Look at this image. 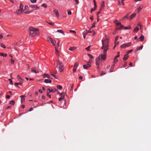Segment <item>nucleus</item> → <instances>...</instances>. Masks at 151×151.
I'll list each match as a JSON object with an SVG mask.
<instances>
[{
    "instance_id": "43",
    "label": "nucleus",
    "mask_w": 151,
    "mask_h": 151,
    "mask_svg": "<svg viewBox=\"0 0 151 151\" xmlns=\"http://www.w3.org/2000/svg\"><path fill=\"white\" fill-rule=\"evenodd\" d=\"M88 55L91 58H93V57L90 54H88Z\"/></svg>"
},
{
    "instance_id": "15",
    "label": "nucleus",
    "mask_w": 151,
    "mask_h": 151,
    "mask_svg": "<svg viewBox=\"0 0 151 151\" xmlns=\"http://www.w3.org/2000/svg\"><path fill=\"white\" fill-rule=\"evenodd\" d=\"M55 53L56 55L57 56H59V52L58 51V50L57 48V47H55Z\"/></svg>"
},
{
    "instance_id": "35",
    "label": "nucleus",
    "mask_w": 151,
    "mask_h": 151,
    "mask_svg": "<svg viewBox=\"0 0 151 151\" xmlns=\"http://www.w3.org/2000/svg\"><path fill=\"white\" fill-rule=\"evenodd\" d=\"M57 87L59 90H61L62 88V87L59 85H57Z\"/></svg>"
},
{
    "instance_id": "31",
    "label": "nucleus",
    "mask_w": 151,
    "mask_h": 151,
    "mask_svg": "<svg viewBox=\"0 0 151 151\" xmlns=\"http://www.w3.org/2000/svg\"><path fill=\"white\" fill-rule=\"evenodd\" d=\"M64 98V96H61L60 98L58 99V100L59 101H60L62 100Z\"/></svg>"
},
{
    "instance_id": "4",
    "label": "nucleus",
    "mask_w": 151,
    "mask_h": 151,
    "mask_svg": "<svg viewBox=\"0 0 151 151\" xmlns=\"http://www.w3.org/2000/svg\"><path fill=\"white\" fill-rule=\"evenodd\" d=\"M131 42H129L127 43L124 44L120 46V47L122 48H124L126 47H129L131 45Z\"/></svg>"
},
{
    "instance_id": "45",
    "label": "nucleus",
    "mask_w": 151,
    "mask_h": 151,
    "mask_svg": "<svg viewBox=\"0 0 151 151\" xmlns=\"http://www.w3.org/2000/svg\"><path fill=\"white\" fill-rule=\"evenodd\" d=\"M124 29H131V27H124Z\"/></svg>"
},
{
    "instance_id": "51",
    "label": "nucleus",
    "mask_w": 151,
    "mask_h": 151,
    "mask_svg": "<svg viewBox=\"0 0 151 151\" xmlns=\"http://www.w3.org/2000/svg\"><path fill=\"white\" fill-rule=\"evenodd\" d=\"M11 107H12L11 106H6V109H10V108H11Z\"/></svg>"
},
{
    "instance_id": "60",
    "label": "nucleus",
    "mask_w": 151,
    "mask_h": 151,
    "mask_svg": "<svg viewBox=\"0 0 151 151\" xmlns=\"http://www.w3.org/2000/svg\"><path fill=\"white\" fill-rule=\"evenodd\" d=\"M92 62V61L91 60H90L87 63V64H90L91 63V62Z\"/></svg>"
},
{
    "instance_id": "1",
    "label": "nucleus",
    "mask_w": 151,
    "mask_h": 151,
    "mask_svg": "<svg viewBox=\"0 0 151 151\" xmlns=\"http://www.w3.org/2000/svg\"><path fill=\"white\" fill-rule=\"evenodd\" d=\"M109 41L108 40H102V46L101 49H104L103 54H101L99 56L96 58V64L97 66L99 65V60H105L106 58V52L108 49L109 47Z\"/></svg>"
},
{
    "instance_id": "64",
    "label": "nucleus",
    "mask_w": 151,
    "mask_h": 151,
    "mask_svg": "<svg viewBox=\"0 0 151 151\" xmlns=\"http://www.w3.org/2000/svg\"><path fill=\"white\" fill-rule=\"evenodd\" d=\"M32 109H32V108H30L29 109V111H31L32 110Z\"/></svg>"
},
{
    "instance_id": "36",
    "label": "nucleus",
    "mask_w": 151,
    "mask_h": 151,
    "mask_svg": "<svg viewBox=\"0 0 151 151\" xmlns=\"http://www.w3.org/2000/svg\"><path fill=\"white\" fill-rule=\"evenodd\" d=\"M56 91V89L55 88L52 89L51 90L50 92H54Z\"/></svg>"
},
{
    "instance_id": "8",
    "label": "nucleus",
    "mask_w": 151,
    "mask_h": 151,
    "mask_svg": "<svg viewBox=\"0 0 151 151\" xmlns=\"http://www.w3.org/2000/svg\"><path fill=\"white\" fill-rule=\"evenodd\" d=\"M144 39V36L143 35H141L140 37L137 40L138 41L140 40V41H142Z\"/></svg>"
},
{
    "instance_id": "58",
    "label": "nucleus",
    "mask_w": 151,
    "mask_h": 151,
    "mask_svg": "<svg viewBox=\"0 0 151 151\" xmlns=\"http://www.w3.org/2000/svg\"><path fill=\"white\" fill-rule=\"evenodd\" d=\"M6 98L9 99L10 98V96H9V95H7V96L6 95Z\"/></svg>"
},
{
    "instance_id": "28",
    "label": "nucleus",
    "mask_w": 151,
    "mask_h": 151,
    "mask_svg": "<svg viewBox=\"0 0 151 151\" xmlns=\"http://www.w3.org/2000/svg\"><path fill=\"white\" fill-rule=\"evenodd\" d=\"M14 101L13 100H12L10 101V104L12 105H14Z\"/></svg>"
},
{
    "instance_id": "23",
    "label": "nucleus",
    "mask_w": 151,
    "mask_h": 151,
    "mask_svg": "<svg viewBox=\"0 0 151 151\" xmlns=\"http://www.w3.org/2000/svg\"><path fill=\"white\" fill-rule=\"evenodd\" d=\"M139 30V28L137 27L133 30V32H137Z\"/></svg>"
},
{
    "instance_id": "21",
    "label": "nucleus",
    "mask_w": 151,
    "mask_h": 151,
    "mask_svg": "<svg viewBox=\"0 0 151 151\" xmlns=\"http://www.w3.org/2000/svg\"><path fill=\"white\" fill-rule=\"evenodd\" d=\"M57 32H60V33H61L64 35H65V34L64 33L63 31H62V30H59V29L57 31Z\"/></svg>"
},
{
    "instance_id": "12",
    "label": "nucleus",
    "mask_w": 151,
    "mask_h": 151,
    "mask_svg": "<svg viewBox=\"0 0 151 151\" xmlns=\"http://www.w3.org/2000/svg\"><path fill=\"white\" fill-rule=\"evenodd\" d=\"M53 11L54 13L56 15L57 17L59 16V12L56 9H54Z\"/></svg>"
},
{
    "instance_id": "52",
    "label": "nucleus",
    "mask_w": 151,
    "mask_h": 151,
    "mask_svg": "<svg viewBox=\"0 0 151 151\" xmlns=\"http://www.w3.org/2000/svg\"><path fill=\"white\" fill-rule=\"evenodd\" d=\"M49 93L48 92V91H47V95L48 96H49V97L50 98H51V95H49Z\"/></svg>"
},
{
    "instance_id": "32",
    "label": "nucleus",
    "mask_w": 151,
    "mask_h": 151,
    "mask_svg": "<svg viewBox=\"0 0 151 151\" xmlns=\"http://www.w3.org/2000/svg\"><path fill=\"white\" fill-rule=\"evenodd\" d=\"M143 47V45H141V46L138 47L137 48V50H141L142 48Z\"/></svg>"
},
{
    "instance_id": "44",
    "label": "nucleus",
    "mask_w": 151,
    "mask_h": 151,
    "mask_svg": "<svg viewBox=\"0 0 151 151\" xmlns=\"http://www.w3.org/2000/svg\"><path fill=\"white\" fill-rule=\"evenodd\" d=\"M14 63V61L13 59H11V63L12 64H13Z\"/></svg>"
},
{
    "instance_id": "30",
    "label": "nucleus",
    "mask_w": 151,
    "mask_h": 151,
    "mask_svg": "<svg viewBox=\"0 0 151 151\" xmlns=\"http://www.w3.org/2000/svg\"><path fill=\"white\" fill-rule=\"evenodd\" d=\"M96 9V7H94L93 8H92L91 9V12H92L93 11H94Z\"/></svg>"
},
{
    "instance_id": "59",
    "label": "nucleus",
    "mask_w": 151,
    "mask_h": 151,
    "mask_svg": "<svg viewBox=\"0 0 151 151\" xmlns=\"http://www.w3.org/2000/svg\"><path fill=\"white\" fill-rule=\"evenodd\" d=\"M68 14L69 15H70L71 14V11H68Z\"/></svg>"
},
{
    "instance_id": "2",
    "label": "nucleus",
    "mask_w": 151,
    "mask_h": 151,
    "mask_svg": "<svg viewBox=\"0 0 151 151\" xmlns=\"http://www.w3.org/2000/svg\"><path fill=\"white\" fill-rule=\"evenodd\" d=\"M29 30L30 31V35L32 37L37 35L39 34V31L38 29H35L32 27H30L29 28Z\"/></svg>"
},
{
    "instance_id": "7",
    "label": "nucleus",
    "mask_w": 151,
    "mask_h": 151,
    "mask_svg": "<svg viewBox=\"0 0 151 151\" xmlns=\"http://www.w3.org/2000/svg\"><path fill=\"white\" fill-rule=\"evenodd\" d=\"M29 7L31 8L35 9V10L39 9V7L35 5H32L29 6Z\"/></svg>"
},
{
    "instance_id": "41",
    "label": "nucleus",
    "mask_w": 151,
    "mask_h": 151,
    "mask_svg": "<svg viewBox=\"0 0 151 151\" xmlns=\"http://www.w3.org/2000/svg\"><path fill=\"white\" fill-rule=\"evenodd\" d=\"M42 6L44 7L45 8H46L47 7V5L45 4H43L42 5Z\"/></svg>"
},
{
    "instance_id": "34",
    "label": "nucleus",
    "mask_w": 151,
    "mask_h": 151,
    "mask_svg": "<svg viewBox=\"0 0 151 151\" xmlns=\"http://www.w3.org/2000/svg\"><path fill=\"white\" fill-rule=\"evenodd\" d=\"M133 51V50H128V51L127 52V53H126V54H127V55L129 53H130V52H132V51Z\"/></svg>"
},
{
    "instance_id": "24",
    "label": "nucleus",
    "mask_w": 151,
    "mask_h": 151,
    "mask_svg": "<svg viewBox=\"0 0 151 151\" xmlns=\"http://www.w3.org/2000/svg\"><path fill=\"white\" fill-rule=\"evenodd\" d=\"M0 55L4 57H5L7 56L6 54H4L3 53H0Z\"/></svg>"
},
{
    "instance_id": "19",
    "label": "nucleus",
    "mask_w": 151,
    "mask_h": 151,
    "mask_svg": "<svg viewBox=\"0 0 151 151\" xmlns=\"http://www.w3.org/2000/svg\"><path fill=\"white\" fill-rule=\"evenodd\" d=\"M116 24L118 26H120L121 29H122L123 28H124V26L123 25H121V24L120 23H116Z\"/></svg>"
},
{
    "instance_id": "29",
    "label": "nucleus",
    "mask_w": 151,
    "mask_h": 151,
    "mask_svg": "<svg viewBox=\"0 0 151 151\" xmlns=\"http://www.w3.org/2000/svg\"><path fill=\"white\" fill-rule=\"evenodd\" d=\"M47 40L48 41H51L52 39L50 37H48L47 38Z\"/></svg>"
},
{
    "instance_id": "39",
    "label": "nucleus",
    "mask_w": 151,
    "mask_h": 151,
    "mask_svg": "<svg viewBox=\"0 0 151 151\" xmlns=\"http://www.w3.org/2000/svg\"><path fill=\"white\" fill-rule=\"evenodd\" d=\"M65 94V92H63L60 93V95L61 96H64Z\"/></svg>"
},
{
    "instance_id": "50",
    "label": "nucleus",
    "mask_w": 151,
    "mask_h": 151,
    "mask_svg": "<svg viewBox=\"0 0 151 151\" xmlns=\"http://www.w3.org/2000/svg\"><path fill=\"white\" fill-rule=\"evenodd\" d=\"M48 24H50V25H51L52 26H53L54 24L53 23H50V22H47Z\"/></svg>"
},
{
    "instance_id": "16",
    "label": "nucleus",
    "mask_w": 151,
    "mask_h": 151,
    "mask_svg": "<svg viewBox=\"0 0 151 151\" xmlns=\"http://www.w3.org/2000/svg\"><path fill=\"white\" fill-rule=\"evenodd\" d=\"M17 78L19 80L20 82H23V80L21 78V77L19 75L17 76Z\"/></svg>"
},
{
    "instance_id": "10",
    "label": "nucleus",
    "mask_w": 151,
    "mask_h": 151,
    "mask_svg": "<svg viewBox=\"0 0 151 151\" xmlns=\"http://www.w3.org/2000/svg\"><path fill=\"white\" fill-rule=\"evenodd\" d=\"M44 78H45L46 77L47 78L49 79H52V78H51V77L48 75L47 74H44Z\"/></svg>"
},
{
    "instance_id": "26",
    "label": "nucleus",
    "mask_w": 151,
    "mask_h": 151,
    "mask_svg": "<svg viewBox=\"0 0 151 151\" xmlns=\"http://www.w3.org/2000/svg\"><path fill=\"white\" fill-rule=\"evenodd\" d=\"M51 43L52 44L54 45H55V40H52L51 41Z\"/></svg>"
},
{
    "instance_id": "18",
    "label": "nucleus",
    "mask_w": 151,
    "mask_h": 151,
    "mask_svg": "<svg viewBox=\"0 0 151 151\" xmlns=\"http://www.w3.org/2000/svg\"><path fill=\"white\" fill-rule=\"evenodd\" d=\"M128 55L127 54H126L124 55L123 59L124 60H126L128 59Z\"/></svg>"
},
{
    "instance_id": "20",
    "label": "nucleus",
    "mask_w": 151,
    "mask_h": 151,
    "mask_svg": "<svg viewBox=\"0 0 151 151\" xmlns=\"http://www.w3.org/2000/svg\"><path fill=\"white\" fill-rule=\"evenodd\" d=\"M129 15V14H127V15L124 17L123 19V20H127L128 17V16Z\"/></svg>"
},
{
    "instance_id": "37",
    "label": "nucleus",
    "mask_w": 151,
    "mask_h": 151,
    "mask_svg": "<svg viewBox=\"0 0 151 151\" xmlns=\"http://www.w3.org/2000/svg\"><path fill=\"white\" fill-rule=\"evenodd\" d=\"M118 59L116 58H115L114 59V63H116L118 61Z\"/></svg>"
},
{
    "instance_id": "49",
    "label": "nucleus",
    "mask_w": 151,
    "mask_h": 151,
    "mask_svg": "<svg viewBox=\"0 0 151 151\" xmlns=\"http://www.w3.org/2000/svg\"><path fill=\"white\" fill-rule=\"evenodd\" d=\"M74 84H72L71 86V87L70 89V90L71 91H73V86Z\"/></svg>"
},
{
    "instance_id": "40",
    "label": "nucleus",
    "mask_w": 151,
    "mask_h": 151,
    "mask_svg": "<svg viewBox=\"0 0 151 151\" xmlns=\"http://www.w3.org/2000/svg\"><path fill=\"white\" fill-rule=\"evenodd\" d=\"M9 81H10V84L12 85H13V83H12V80L10 79H9Z\"/></svg>"
},
{
    "instance_id": "42",
    "label": "nucleus",
    "mask_w": 151,
    "mask_h": 151,
    "mask_svg": "<svg viewBox=\"0 0 151 151\" xmlns=\"http://www.w3.org/2000/svg\"><path fill=\"white\" fill-rule=\"evenodd\" d=\"M30 1L32 3H35L36 2L37 0H30Z\"/></svg>"
},
{
    "instance_id": "33",
    "label": "nucleus",
    "mask_w": 151,
    "mask_h": 151,
    "mask_svg": "<svg viewBox=\"0 0 151 151\" xmlns=\"http://www.w3.org/2000/svg\"><path fill=\"white\" fill-rule=\"evenodd\" d=\"M23 6L22 4H20L19 6V9H22V11L23 10Z\"/></svg>"
},
{
    "instance_id": "5",
    "label": "nucleus",
    "mask_w": 151,
    "mask_h": 151,
    "mask_svg": "<svg viewBox=\"0 0 151 151\" xmlns=\"http://www.w3.org/2000/svg\"><path fill=\"white\" fill-rule=\"evenodd\" d=\"M78 65V64L77 63H76L74 65V68L73 69V71L75 72L76 71Z\"/></svg>"
},
{
    "instance_id": "9",
    "label": "nucleus",
    "mask_w": 151,
    "mask_h": 151,
    "mask_svg": "<svg viewBox=\"0 0 151 151\" xmlns=\"http://www.w3.org/2000/svg\"><path fill=\"white\" fill-rule=\"evenodd\" d=\"M143 6L142 5H140L139 7H138L136 9L137 12L139 13L140 10L142 9L143 8Z\"/></svg>"
},
{
    "instance_id": "54",
    "label": "nucleus",
    "mask_w": 151,
    "mask_h": 151,
    "mask_svg": "<svg viewBox=\"0 0 151 151\" xmlns=\"http://www.w3.org/2000/svg\"><path fill=\"white\" fill-rule=\"evenodd\" d=\"M69 31L70 32H73V33H76V31L74 30H70Z\"/></svg>"
},
{
    "instance_id": "25",
    "label": "nucleus",
    "mask_w": 151,
    "mask_h": 151,
    "mask_svg": "<svg viewBox=\"0 0 151 151\" xmlns=\"http://www.w3.org/2000/svg\"><path fill=\"white\" fill-rule=\"evenodd\" d=\"M76 48L74 47H72L69 48L68 50L70 51H73L76 49Z\"/></svg>"
},
{
    "instance_id": "46",
    "label": "nucleus",
    "mask_w": 151,
    "mask_h": 151,
    "mask_svg": "<svg viewBox=\"0 0 151 151\" xmlns=\"http://www.w3.org/2000/svg\"><path fill=\"white\" fill-rule=\"evenodd\" d=\"M25 99L24 98H21V102L22 103L23 102L25 101Z\"/></svg>"
},
{
    "instance_id": "63",
    "label": "nucleus",
    "mask_w": 151,
    "mask_h": 151,
    "mask_svg": "<svg viewBox=\"0 0 151 151\" xmlns=\"http://www.w3.org/2000/svg\"><path fill=\"white\" fill-rule=\"evenodd\" d=\"M93 2L94 3V7H95V6H96V7L97 8V6L96 5V1Z\"/></svg>"
},
{
    "instance_id": "55",
    "label": "nucleus",
    "mask_w": 151,
    "mask_h": 151,
    "mask_svg": "<svg viewBox=\"0 0 151 151\" xmlns=\"http://www.w3.org/2000/svg\"><path fill=\"white\" fill-rule=\"evenodd\" d=\"M59 42H60V41H59L57 43V46L56 47H57V48L58 47L59 45Z\"/></svg>"
},
{
    "instance_id": "48",
    "label": "nucleus",
    "mask_w": 151,
    "mask_h": 151,
    "mask_svg": "<svg viewBox=\"0 0 151 151\" xmlns=\"http://www.w3.org/2000/svg\"><path fill=\"white\" fill-rule=\"evenodd\" d=\"M119 42H117V41H115V46L114 47V48H115L116 45H117L119 44Z\"/></svg>"
},
{
    "instance_id": "13",
    "label": "nucleus",
    "mask_w": 151,
    "mask_h": 151,
    "mask_svg": "<svg viewBox=\"0 0 151 151\" xmlns=\"http://www.w3.org/2000/svg\"><path fill=\"white\" fill-rule=\"evenodd\" d=\"M135 16H136L135 13L132 14L129 17L130 20H131Z\"/></svg>"
},
{
    "instance_id": "3",
    "label": "nucleus",
    "mask_w": 151,
    "mask_h": 151,
    "mask_svg": "<svg viewBox=\"0 0 151 151\" xmlns=\"http://www.w3.org/2000/svg\"><path fill=\"white\" fill-rule=\"evenodd\" d=\"M56 64V67L58 66V65H59V70L60 72H61L63 71L64 69V66L62 63L58 61L57 62Z\"/></svg>"
},
{
    "instance_id": "14",
    "label": "nucleus",
    "mask_w": 151,
    "mask_h": 151,
    "mask_svg": "<svg viewBox=\"0 0 151 151\" xmlns=\"http://www.w3.org/2000/svg\"><path fill=\"white\" fill-rule=\"evenodd\" d=\"M104 1H103L102 2V3L101 4V7L100 9V11L102 10L103 9L104 7Z\"/></svg>"
},
{
    "instance_id": "57",
    "label": "nucleus",
    "mask_w": 151,
    "mask_h": 151,
    "mask_svg": "<svg viewBox=\"0 0 151 151\" xmlns=\"http://www.w3.org/2000/svg\"><path fill=\"white\" fill-rule=\"evenodd\" d=\"M95 23H93L92 24L91 28L95 27Z\"/></svg>"
},
{
    "instance_id": "17",
    "label": "nucleus",
    "mask_w": 151,
    "mask_h": 151,
    "mask_svg": "<svg viewBox=\"0 0 151 151\" xmlns=\"http://www.w3.org/2000/svg\"><path fill=\"white\" fill-rule=\"evenodd\" d=\"M44 82L45 83H51L52 81L50 80L47 79H46L45 80Z\"/></svg>"
},
{
    "instance_id": "62",
    "label": "nucleus",
    "mask_w": 151,
    "mask_h": 151,
    "mask_svg": "<svg viewBox=\"0 0 151 151\" xmlns=\"http://www.w3.org/2000/svg\"><path fill=\"white\" fill-rule=\"evenodd\" d=\"M25 97V96L24 95H21L20 96V97L21 98H24Z\"/></svg>"
},
{
    "instance_id": "61",
    "label": "nucleus",
    "mask_w": 151,
    "mask_h": 151,
    "mask_svg": "<svg viewBox=\"0 0 151 151\" xmlns=\"http://www.w3.org/2000/svg\"><path fill=\"white\" fill-rule=\"evenodd\" d=\"M74 1L76 2V4H78L79 3L78 0H74Z\"/></svg>"
},
{
    "instance_id": "11",
    "label": "nucleus",
    "mask_w": 151,
    "mask_h": 151,
    "mask_svg": "<svg viewBox=\"0 0 151 151\" xmlns=\"http://www.w3.org/2000/svg\"><path fill=\"white\" fill-rule=\"evenodd\" d=\"M22 12H23V11L20 9H19L18 10H17L16 12V14H20L22 13Z\"/></svg>"
},
{
    "instance_id": "38",
    "label": "nucleus",
    "mask_w": 151,
    "mask_h": 151,
    "mask_svg": "<svg viewBox=\"0 0 151 151\" xmlns=\"http://www.w3.org/2000/svg\"><path fill=\"white\" fill-rule=\"evenodd\" d=\"M91 47V46H89L88 47L86 48H85V49L86 50H87V51H89L90 50V48Z\"/></svg>"
},
{
    "instance_id": "56",
    "label": "nucleus",
    "mask_w": 151,
    "mask_h": 151,
    "mask_svg": "<svg viewBox=\"0 0 151 151\" xmlns=\"http://www.w3.org/2000/svg\"><path fill=\"white\" fill-rule=\"evenodd\" d=\"M118 37H119L118 36H117L115 38V41H117V40L118 39Z\"/></svg>"
},
{
    "instance_id": "27",
    "label": "nucleus",
    "mask_w": 151,
    "mask_h": 151,
    "mask_svg": "<svg viewBox=\"0 0 151 151\" xmlns=\"http://www.w3.org/2000/svg\"><path fill=\"white\" fill-rule=\"evenodd\" d=\"M0 46L1 47H2L4 48H6V47L4 45L3 43H1L0 44Z\"/></svg>"
},
{
    "instance_id": "47",
    "label": "nucleus",
    "mask_w": 151,
    "mask_h": 151,
    "mask_svg": "<svg viewBox=\"0 0 151 151\" xmlns=\"http://www.w3.org/2000/svg\"><path fill=\"white\" fill-rule=\"evenodd\" d=\"M88 33L87 31L86 30V31H84L83 34H84L85 35H86Z\"/></svg>"
},
{
    "instance_id": "6",
    "label": "nucleus",
    "mask_w": 151,
    "mask_h": 151,
    "mask_svg": "<svg viewBox=\"0 0 151 151\" xmlns=\"http://www.w3.org/2000/svg\"><path fill=\"white\" fill-rule=\"evenodd\" d=\"M91 66V65L89 64H87V65H84L83 66V68L84 69H86L88 68H90Z\"/></svg>"
},
{
    "instance_id": "53",
    "label": "nucleus",
    "mask_w": 151,
    "mask_h": 151,
    "mask_svg": "<svg viewBox=\"0 0 151 151\" xmlns=\"http://www.w3.org/2000/svg\"><path fill=\"white\" fill-rule=\"evenodd\" d=\"M106 74V73L104 72H102L101 73V76H102L104 75H105Z\"/></svg>"
},
{
    "instance_id": "22",
    "label": "nucleus",
    "mask_w": 151,
    "mask_h": 151,
    "mask_svg": "<svg viewBox=\"0 0 151 151\" xmlns=\"http://www.w3.org/2000/svg\"><path fill=\"white\" fill-rule=\"evenodd\" d=\"M31 71L33 72H34L35 73H37L39 72V71H36L33 68H32L31 69Z\"/></svg>"
}]
</instances>
